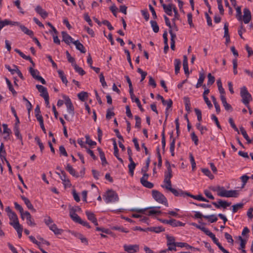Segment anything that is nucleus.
<instances>
[{
	"instance_id": "dca6fc26",
	"label": "nucleus",
	"mask_w": 253,
	"mask_h": 253,
	"mask_svg": "<svg viewBox=\"0 0 253 253\" xmlns=\"http://www.w3.org/2000/svg\"><path fill=\"white\" fill-rule=\"evenodd\" d=\"M85 214L87 217V218L89 220L91 221L95 226L98 225V222L97 221V219L95 216V214L89 211H86Z\"/></svg>"
},
{
	"instance_id": "49530a36",
	"label": "nucleus",
	"mask_w": 253,
	"mask_h": 253,
	"mask_svg": "<svg viewBox=\"0 0 253 253\" xmlns=\"http://www.w3.org/2000/svg\"><path fill=\"white\" fill-rule=\"evenodd\" d=\"M88 96L87 93L84 91H82L78 94V97L81 101H84L85 99Z\"/></svg>"
},
{
	"instance_id": "09e8293b",
	"label": "nucleus",
	"mask_w": 253,
	"mask_h": 253,
	"mask_svg": "<svg viewBox=\"0 0 253 253\" xmlns=\"http://www.w3.org/2000/svg\"><path fill=\"white\" fill-rule=\"evenodd\" d=\"M6 82L9 90L12 92L13 95L16 94L17 93L16 91L14 89L10 81L8 79L6 78Z\"/></svg>"
},
{
	"instance_id": "c756f323",
	"label": "nucleus",
	"mask_w": 253,
	"mask_h": 253,
	"mask_svg": "<svg viewBox=\"0 0 253 253\" xmlns=\"http://www.w3.org/2000/svg\"><path fill=\"white\" fill-rule=\"evenodd\" d=\"M181 65V61L179 59L174 60L175 73L177 74L179 72Z\"/></svg>"
},
{
	"instance_id": "2eb2a0df",
	"label": "nucleus",
	"mask_w": 253,
	"mask_h": 253,
	"mask_svg": "<svg viewBox=\"0 0 253 253\" xmlns=\"http://www.w3.org/2000/svg\"><path fill=\"white\" fill-rule=\"evenodd\" d=\"M19 25V23L18 22L11 21L8 19H5L3 21H0V31L1 29L6 25Z\"/></svg>"
},
{
	"instance_id": "473e14b6",
	"label": "nucleus",
	"mask_w": 253,
	"mask_h": 253,
	"mask_svg": "<svg viewBox=\"0 0 253 253\" xmlns=\"http://www.w3.org/2000/svg\"><path fill=\"white\" fill-rule=\"evenodd\" d=\"M75 71L78 72L80 75L83 76L85 74V71L81 68L78 66L76 63L73 64Z\"/></svg>"
},
{
	"instance_id": "6e6d98bb",
	"label": "nucleus",
	"mask_w": 253,
	"mask_h": 253,
	"mask_svg": "<svg viewBox=\"0 0 253 253\" xmlns=\"http://www.w3.org/2000/svg\"><path fill=\"white\" fill-rule=\"evenodd\" d=\"M141 183L143 186L149 189H151L154 187V184L148 181L147 180L144 181L143 182H141Z\"/></svg>"
},
{
	"instance_id": "20e7f679",
	"label": "nucleus",
	"mask_w": 253,
	"mask_h": 253,
	"mask_svg": "<svg viewBox=\"0 0 253 253\" xmlns=\"http://www.w3.org/2000/svg\"><path fill=\"white\" fill-rule=\"evenodd\" d=\"M105 201L106 203L115 202L119 200L117 194L112 190H109L106 192Z\"/></svg>"
},
{
	"instance_id": "603ef678",
	"label": "nucleus",
	"mask_w": 253,
	"mask_h": 253,
	"mask_svg": "<svg viewBox=\"0 0 253 253\" xmlns=\"http://www.w3.org/2000/svg\"><path fill=\"white\" fill-rule=\"evenodd\" d=\"M135 167H136L135 163L129 164L128 166V169H129V172L132 176L133 175L134 169H135Z\"/></svg>"
},
{
	"instance_id": "c85d7f7f",
	"label": "nucleus",
	"mask_w": 253,
	"mask_h": 253,
	"mask_svg": "<svg viewBox=\"0 0 253 253\" xmlns=\"http://www.w3.org/2000/svg\"><path fill=\"white\" fill-rule=\"evenodd\" d=\"M66 169L73 176L76 177H79V175L76 172V170L73 168V167L70 164H68L67 165Z\"/></svg>"
},
{
	"instance_id": "f3484780",
	"label": "nucleus",
	"mask_w": 253,
	"mask_h": 253,
	"mask_svg": "<svg viewBox=\"0 0 253 253\" xmlns=\"http://www.w3.org/2000/svg\"><path fill=\"white\" fill-rule=\"evenodd\" d=\"M35 10L42 18L44 19L46 18L48 16V13L42 9L40 5L36 6Z\"/></svg>"
},
{
	"instance_id": "7c9ffc66",
	"label": "nucleus",
	"mask_w": 253,
	"mask_h": 253,
	"mask_svg": "<svg viewBox=\"0 0 253 253\" xmlns=\"http://www.w3.org/2000/svg\"><path fill=\"white\" fill-rule=\"evenodd\" d=\"M10 224L14 227L17 232L23 231V227L20 224L19 221L16 222H10Z\"/></svg>"
},
{
	"instance_id": "69168bd1",
	"label": "nucleus",
	"mask_w": 253,
	"mask_h": 253,
	"mask_svg": "<svg viewBox=\"0 0 253 253\" xmlns=\"http://www.w3.org/2000/svg\"><path fill=\"white\" fill-rule=\"evenodd\" d=\"M195 112L197 116V119L199 122H201L202 120V112L201 111L197 108H195L194 109Z\"/></svg>"
},
{
	"instance_id": "bb28decb",
	"label": "nucleus",
	"mask_w": 253,
	"mask_h": 253,
	"mask_svg": "<svg viewBox=\"0 0 253 253\" xmlns=\"http://www.w3.org/2000/svg\"><path fill=\"white\" fill-rule=\"evenodd\" d=\"M18 26L20 27L21 30L24 33H25V34H26L32 38V37L34 35V33L32 31L28 29L25 26L20 25V24Z\"/></svg>"
},
{
	"instance_id": "cd10ccee",
	"label": "nucleus",
	"mask_w": 253,
	"mask_h": 253,
	"mask_svg": "<svg viewBox=\"0 0 253 253\" xmlns=\"http://www.w3.org/2000/svg\"><path fill=\"white\" fill-rule=\"evenodd\" d=\"M49 229L53 231L55 235H60L63 232V230L57 228L55 224H52L50 226Z\"/></svg>"
},
{
	"instance_id": "1a4fd4ad",
	"label": "nucleus",
	"mask_w": 253,
	"mask_h": 253,
	"mask_svg": "<svg viewBox=\"0 0 253 253\" xmlns=\"http://www.w3.org/2000/svg\"><path fill=\"white\" fill-rule=\"evenodd\" d=\"M124 250L127 253H137L139 251V246L137 245H124Z\"/></svg>"
},
{
	"instance_id": "58836bf2",
	"label": "nucleus",
	"mask_w": 253,
	"mask_h": 253,
	"mask_svg": "<svg viewBox=\"0 0 253 253\" xmlns=\"http://www.w3.org/2000/svg\"><path fill=\"white\" fill-rule=\"evenodd\" d=\"M204 218L209 220L211 223H213L217 220V218L214 214H211L210 215H206L204 216Z\"/></svg>"
},
{
	"instance_id": "5701e85b",
	"label": "nucleus",
	"mask_w": 253,
	"mask_h": 253,
	"mask_svg": "<svg viewBox=\"0 0 253 253\" xmlns=\"http://www.w3.org/2000/svg\"><path fill=\"white\" fill-rule=\"evenodd\" d=\"M126 80L127 81V82L129 86V92L130 94V98L132 100H133V98L135 97V95L133 93V89L132 87V83L130 81V78L128 76H126Z\"/></svg>"
},
{
	"instance_id": "774afa93",
	"label": "nucleus",
	"mask_w": 253,
	"mask_h": 253,
	"mask_svg": "<svg viewBox=\"0 0 253 253\" xmlns=\"http://www.w3.org/2000/svg\"><path fill=\"white\" fill-rule=\"evenodd\" d=\"M60 154L65 157L68 156V154L66 151L65 147L63 146H60L59 148Z\"/></svg>"
},
{
	"instance_id": "680f3d73",
	"label": "nucleus",
	"mask_w": 253,
	"mask_h": 253,
	"mask_svg": "<svg viewBox=\"0 0 253 253\" xmlns=\"http://www.w3.org/2000/svg\"><path fill=\"white\" fill-rule=\"evenodd\" d=\"M20 56L23 59L29 60L32 64L33 66H35V64L30 56L25 55L23 52L20 54Z\"/></svg>"
},
{
	"instance_id": "4468645a",
	"label": "nucleus",
	"mask_w": 253,
	"mask_h": 253,
	"mask_svg": "<svg viewBox=\"0 0 253 253\" xmlns=\"http://www.w3.org/2000/svg\"><path fill=\"white\" fill-rule=\"evenodd\" d=\"M162 6L164 11L169 16L172 15V10H173V7H175V6L172 3H170L168 5L162 4Z\"/></svg>"
},
{
	"instance_id": "aec40b11",
	"label": "nucleus",
	"mask_w": 253,
	"mask_h": 253,
	"mask_svg": "<svg viewBox=\"0 0 253 253\" xmlns=\"http://www.w3.org/2000/svg\"><path fill=\"white\" fill-rule=\"evenodd\" d=\"M74 236L80 239L81 242L87 246L88 244L87 239L80 233L76 232L74 233Z\"/></svg>"
},
{
	"instance_id": "0eeeda50",
	"label": "nucleus",
	"mask_w": 253,
	"mask_h": 253,
	"mask_svg": "<svg viewBox=\"0 0 253 253\" xmlns=\"http://www.w3.org/2000/svg\"><path fill=\"white\" fill-rule=\"evenodd\" d=\"M159 220L163 223L169 224L172 227L184 226L185 224V223L179 221H177L174 219H171L170 220L160 219Z\"/></svg>"
},
{
	"instance_id": "e433bc0d",
	"label": "nucleus",
	"mask_w": 253,
	"mask_h": 253,
	"mask_svg": "<svg viewBox=\"0 0 253 253\" xmlns=\"http://www.w3.org/2000/svg\"><path fill=\"white\" fill-rule=\"evenodd\" d=\"M29 72L33 77L35 80L37 79V77H39V72L37 70H35L33 69L32 67L29 68Z\"/></svg>"
},
{
	"instance_id": "9b49d317",
	"label": "nucleus",
	"mask_w": 253,
	"mask_h": 253,
	"mask_svg": "<svg viewBox=\"0 0 253 253\" xmlns=\"http://www.w3.org/2000/svg\"><path fill=\"white\" fill-rule=\"evenodd\" d=\"M62 36V41H64L66 44H70V43H73L75 41L66 32L62 31L61 32Z\"/></svg>"
},
{
	"instance_id": "ddd939ff",
	"label": "nucleus",
	"mask_w": 253,
	"mask_h": 253,
	"mask_svg": "<svg viewBox=\"0 0 253 253\" xmlns=\"http://www.w3.org/2000/svg\"><path fill=\"white\" fill-rule=\"evenodd\" d=\"M166 166L167 170L165 172V179H170L172 176V169L170 163L168 161L166 162Z\"/></svg>"
},
{
	"instance_id": "79ce46f5",
	"label": "nucleus",
	"mask_w": 253,
	"mask_h": 253,
	"mask_svg": "<svg viewBox=\"0 0 253 253\" xmlns=\"http://www.w3.org/2000/svg\"><path fill=\"white\" fill-rule=\"evenodd\" d=\"M202 171L211 179H213L214 178L213 175L211 174V172L208 169H202Z\"/></svg>"
},
{
	"instance_id": "9d476101",
	"label": "nucleus",
	"mask_w": 253,
	"mask_h": 253,
	"mask_svg": "<svg viewBox=\"0 0 253 253\" xmlns=\"http://www.w3.org/2000/svg\"><path fill=\"white\" fill-rule=\"evenodd\" d=\"M243 21L245 24H248L250 22L252 18L251 12L250 10L245 8L243 10Z\"/></svg>"
},
{
	"instance_id": "0e129e2a",
	"label": "nucleus",
	"mask_w": 253,
	"mask_h": 253,
	"mask_svg": "<svg viewBox=\"0 0 253 253\" xmlns=\"http://www.w3.org/2000/svg\"><path fill=\"white\" fill-rule=\"evenodd\" d=\"M27 223L30 226H34L36 225V223L34 222V219L32 218L31 215L27 217Z\"/></svg>"
},
{
	"instance_id": "3c124183",
	"label": "nucleus",
	"mask_w": 253,
	"mask_h": 253,
	"mask_svg": "<svg viewBox=\"0 0 253 253\" xmlns=\"http://www.w3.org/2000/svg\"><path fill=\"white\" fill-rule=\"evenodd\" d=\"M44 222L45 224L48 226L49 228L50 226H51V225L54 224L53 223V220L50 218V216H47L46 218H44Z\"/></svg>"
},
{
	"instance_id": "6ab92c4d",
	"label": "nucleus",
	"mask_w": 253,
	"mask_h": 253,
	"mask_svg": "<svg viewBox=\"0 0 253 253\" xmlns=\"http://www.w3.org/2000/svg\"><path fill=\"white\" fill-rule=\"evenodd\" d=\"M239 193L237 190H226L225 194H223V197H237Z\"/></svg>"
},
{
	"instance_id": "4be33fe9",
	"label": "nucleus",
	"mask_w": 253,
	"mask_h": 253,
	"mask_svg": "<svg viewBox=\"0 0 253 253\" xmlns=\"http://www.w3.org/2000/svg\"><path fill=\"white\" fill-rule=\"evenodd\" d=\"M21 198L22 199V200L24 202V203L25 204L28 209L32 210L34 212H36L35 209H34L31 202L27 198H26L24 196H21Z\"/></svg>"
},
{
	"instance_id": "4c0bfd02",
	"label": "nucleus",
	"mask_w": 253,
	"mask_h": 253,
	"mask_svg": "<svg viewBox=\"0 0 253 253\" xmlns=\"http://www.w3.org/2000/svg\"><path fill=\"white\" fill-rule=\"evenodd\" d=\"M212 102L214 104L216 112L217 114H219L220 112V106L218 103L217 102L215 97L214 96H211V97Z\"/></svg>"
},
{
	"instance_id": "412c9836",
	"label": "nucleus",
	"mask_w": 253,
	"mask_h": 253,
	"mask_svg": "<svg viewBox=\"0 0 253 253\" xmlns=\"http://www.w3.org/2000/svg\"><path fill=\"white\" fill-rule=\"evenodd\" d=\"M36 88L38 89L39 91L41 93L40 95L43 97L45 96L48 95V92L46 87L40 84L36 85Z\"/></svg>"
},
{
	"instance_id": "864d4df0",
	"label": "nucleus",
	"mask_w": 253,
	"mask_h": 253,
	"mask_svg": "<svg viewBox=\"0 0 253 253\" xmlns=\"http://www.w3.org/2000/svg\"><path fill=\"white\" fill-rule=\"evenodd\" d=\"M9 218L12 221V222H16L19 221L17 216L14 212H11L9 215Z\"/></svg>"
},
{
	"instance_id": "37998d69",
	"label": "nucleus",
	"mask_w": 253,
	"mask_h": 253,
	"mask_svg": "<svg viewBox=\"0 0 253 253\" xmlns=\"http://www.w3.org/2000/svg\"><path fill=\"white\" fill-rule=\"evenodd\" d=\"M185 196H189L194 199L200 201L201 197L202 196L201 195H193L191 194L190 193L184 192V195L182 196L184 197Z\"/></svg>"
},
{
	"instance_id": "8fccbe9b",
	"label": "nucleus",
	"mask_w": 253,
	"mask_h": 253,
	"mask_svg": "<svg viewBox=\"0 0 253 253\" xmlns=\"http://www.w3.org/2000/svg\"><path fill=\"white\" fill-rule=\"evenodd\" d=\"M175 148V138H172V141L170 143V151L172 156L174 155V150Z\"/></svg>"
},
{
	"instance_id": "c03bdc74",
	"label": "nucleus",
	"mask_w": 253,
	"mask_h": 253,
	"mask_svg": "<svg viewBox=\"0 0 253 253\" xmlns=\"http://www.w3.org/2000/svg\"><path fill=\"white\" fill-rule=\"evenodd\" d=\"M208 81L207 83V85L210 86L214 83V82L215 81V78L213 76L211 75V73L208 74Z\"/></svg>"
},
{
	"instance_id": "6e6552de",
	"label": "nucleus",
	"mask_w": 253,
	"mask_h": 253,
	"mask_svg": "<svg viewBox=\"0 0 253 253\" xmlns=\"http://www.w3.org/2000/svg\"><path fill=\"white\" fill-rule=\"evenodd\" d=\"M57 174H58L60 179L62 180L63 182V184H64L65 187H70L71 186V184L70 183V180L67 177L66 172L62 170H61V173L56 172Z\"/></svg>"
},
{
	"instance_id": "de8ad7c7",
	"label": "nucleus",
	"mask_w": 253,
	"mask_h": 253,
	"mask_svg": "<svg viewBox=\"0 0 253 253\" xmlns=\"http://www.w3.org/2000/svg\"><path fill=\"white\" fill-rule=\"evenodd\" d=\"M85 138L86 139L85 143L89 145L92 146H95L96 145V143L95 141H92L91 139H90V137L88 135H86L85 136Z\"/></svg>"
},
{
	"instance_id": "a211bd4d",
	"label": "nucleus",
	"mask_w": 253,
	"mask_h": 253,
	"mask_svg": "<svg viewBox=\"0 0 253 253\" xmlns=\"http://www.w3.org/2000/svg\"><path fill=\"white\" fill-rule=\"evenodd\" d=\"M220 99L223 104V106H224L226 110L232 111V107L231 106V105H230L227 102L226 99L224 95H220Z\"/></svg>"
},
{
	"instance_id": "a18cd8bd",
	"label": "nucleus",
	"mask_w": 253,
	"mask_h": 253,
	"mask_svg": "<svg viewBox=\"0 0 253 253\" xmlns=\"http://www.w3.org/2000/svg\"><path fill=\"white\" fill-rule=\"evenodd\" d=\"M244 204L243 203H239L232 206V211L233 213L236 212L238 210L242 209L243 207Z\"/></svg>"
},
{
	"instance_id": "393cba45",
	"label": "nucleus",
	"mask_w": 253,
	"mask_h": 253,
	"mask_svg": "<svg viewBox=\"0 0 253 253\" xmlns=\"http://www.w3.org/2000/svg\"><path fill=\"white\" fill-rule=\"evenodd\" d=\"M213 190L217 192V194L218 196L223 197V194H225L226 190L224 187L217 186L213 189Z\"/></svg>"
},
{
	"instance_id": "7ed1b4c3",
	"label": "nucleus",
	"mask_w": 253,
	"mask_h": 253,
	"mask_svg": "<svg viewBox=\"0 0 253 253\" xmlns=\"http://www.w3.org/2000/svg\"><path fill=\"white\" fill-rule=\"evenodd\" d=\"M152 194L153 198L157 202L159 203L163 204L166 206H168L167 200L162 193L156 190H153L152 191Z\"/></svg>"
},
{
	"instance_id": "f03ea898",
	"label": "nucleus",
	"mask_w": 253,
	"mask_h": 253,
	"mask_svg": "<svg viewBox=\"0 0 253 253\" xmlns=\"http://www.w3.org/2000/svg\"><path fill=\"white\" fill-rule=\"evenodd\" d=\"M240 95L242 98V102L246 106H248L250 101L252 100L251 94L248 91L246 87L243 86L241 88Z\"/></svg>"
},
{
	"instance_id": "f8f14e48",
	"label": "nucleus",
	"mask_w": 253,
	"mask_h": 253,
	"mask_svg": "<svg viewBox=\"0 0 253 253\" xmlns=\"http://www.w3.org/2000/svg\"><path fill=\"white\" fill-rule=\"evenodd\" d=\"M212 204L217 209H219L221 207L224 209H226L227 207L230 206L231 205V203L223 201L220 199L218 201V204L216 202H212Z\"/></svg>"
},
{
	"instance_id": "052dcab7",
	"label": "nucleus",
	"mask_w": 253,
	"mask_h": 253,
	"mask_svg": "<svg viewBox=\"0 0 253 253\" xmlns=\"http://www.w3.org/2000/svg\"><path fill=\"white\" fill-rule=\"evenodd\" d=\"M173 12L174 13V17L172 19V24H174V21H175L176 19H179L180 17V15L178 12V11L176 7H173Z\"/></svg>"
},
{
	"instance_id": "39448f33",
	"label": "nucleus",
	"mask_w": 253,
	"mask_h": 253,
	"mask_svg": "<svg viewBox=\"0 0 253 253\" xmlns=\"http://www.w3.org/2000/svg\"><path fill=\"white\" fill-rule=\"evenodd\" d=\"M154 207H149L144 209H133L132 211L139 213H145L149 216L161 213V211H156L154 210Z\"/></svg>"
},
{
	"instance_id": "a19ab883",
	"label": "nucleus",
	"mask_w": 253,
	"mask_h": 253,
	"mask_svg": "<svg viewBox=\"0 0 253 253\" xmlns=\"http://www.w3.org/2000/svg\"><path fill=\"white\" fill-rule=\"evenodd\" d=\"M150 24L151 25V27L153 28V31L156 33H158L159 31V27L156 21L151 20L150 21Z\"/></svg>"
},
{
	"instance_id": "f704fd0d",
	"label": "nucleus",
	"mask_w": 253,
	"mask_h": 253,
	"mask_svg": "<svg viewBox=\"0 0 253 253\" xmlns=\"http://www.w3.org/2000/svg\"><path fill=\"white\" fill-rule=\"evenodd\" d=\"M14 131L15 136L17 137V138L20 140H22V137L20 133V131L19 130V126L17 124L15 125L14 127Z\"/></svg>"
},
{
	"instance_id": "4d7b16f0",
	"label": "nucleus",
	"mask_w": 253,
	"mask_h": 253,
	"mask_svg": "<svg viewBox=\"0 0 253 253\" xmlns=\"http://www.w3.org/2000/svg\"><path fill=\"white\" fill-rule=\"evenodd\" d=\"M177 246L180 248L186 247L187 249H192L193 247L189 245L186 243L177 242Z\"/></svg>"
},
{
	"instance_id": "423d86ee",
	"label": "nucleus",
	"mask_w": 253,
	"mask_h": 253,
	"mask_svg": "<svg viewBox=\"0 0 253 253\" xmlns=\"http://www.w3.org/2000/svg\"><path fill=\"white\" fill-rule=\"evenodd\" d=\"M65 104L67 107V111L73 117L75 114L74 108L70 98L66 95L63 96Z\"/></svg>"
},
{
	"instance_id": "338daca9",
	"label": "nucleus",
	"mask_w": 253,
	"mask_h": 253,
	"mask_svg": "<svg viewBox=\"0 0 253 253\" xmlns=\"http://www.w3.org/2000/svg\"><path fill=\"white\" fill-rule=\"evenodd\" d=\"M228 23L226 22L224 25V37H230L228 31Z\"/></svg>"
},
{
	"instance_id": "c9c22d12",
	"label": "nucleus",
	"mask_w": 253,
	"mask_h": 253,
	"mask_svg": "<svg viewBox=\"0 0 253 253\" xmlns=\"http://www.w3.org/2000/svg\"><path fill=\"white\" fill-rule=\"evenodd\" d=\"M70 216L72 220L78 223L81 220L80 217L76 213H74V211L73 212H70Z\"/></svg>"
},
{
	"instance_id": "72a5a7b5",
	"label": "nucleus",
	"mask_w": 253,
	"mask_h": 253,
	"mask_svg": "<svg viewBox=\"0 0 253 253\" xmlns=\"http://www.w3.org/2000/svg\"><path fill=\"white\" fill-rule=\"evenodd\" d=\"M166 238L167 239V246L171 245L172 244H175L177 242H175V238L173 236H170L169 235H166Z\"/></svg>"
},
{
	"instance_id": "bf43d9fd",
	"label": "nucleus",
	"mask_w": 253,
	"mask_h": 253,
	"mask_svg": "<svg viewBox=\"0 0 253 253\" xmlns=\"http://www.w3.org/2000/svg\"><path fill=\"white\" fill-rule=\"evenodd\" d=\"M229 123L230 124L231 127L234 129L235 131H237L238 134H239V131L234 123L233 119L232 118H230L229 119Z\"/></svg>"
},
{
	"instance_id": "a878e982",
	"label": "nucleus",
	"mask_w": 253,
	"mask_h": 253,
	"mask_svg": "<svg viewBox=\"0 0 253 253\" xmlns=\"http://www.w3.org/2000/svg\"><path fill=\"white\" fill-rule=\"evenodd\" d=\"M73 44L75 45L76 48L80 50L82 53H85L86 51L84 46L79 41H75L73 42Z\"/></svg>"
},
{
	"instance_id": "2f4dec72",
	"label": "nucleus",
	"mask_w": 253,
	"mask_h": 253,
	"mask_svg": "<svg viewBox=\"0 0 253 253\" xmlns=\"http://www.w3.org/2000/svg\"><path fill=\"white\" fill-rule=\"evenodd\" d=\"M58 73L63 83L67 85V84L68 83V81L66 79L65 75H64V72L62 70H59L58 71Z\"/></svg>"
},
{
	"instance_id": "13d9d810",
	"label": "nucleus",
	"mask_w": 253,
	"mask_h": 253,
	"mask_svg": "<svg viewBox=\"0 0 253 253\" xmlns=\"http://www.w3.org/2000/svg\"><path fill=\"white\" fill-rule=\"evenodd\" d=\"M132 101H134L137 104L138 107L139 108L141 112H143L144 111V109L142 107V105H141L140 101L138 98L135 96Z\"/></svg>"
},
{
	"instance_id": "e2e57ef3",
	"label": "nucleus",
	"mask_w": 253,
	"mask_h": 253,
	"mask_svg": "<svg viewBox=\"0 0 253 253\" xmlns=\"http://www.w3.org/2000/svg\"><path fill=\"white\" fill-rule=\"evenodd\" d=\"M135 120L136 121L135 126L137 128H140L141 127V118L138 116H135Z\"/></svg>"
},
{
	"instance_id": "b1692460",
	"label": "nucleus",
	"mask_w": 253,
	"mask_h": 253,
	"mask_svg": "<svg viewBox=\"0 0 253 253\" xmlns=\"http://www.w3.org/2000/svg\"><path fill=\"white\" fill-rule=\"evenodd\" d=\"M145 230L146 231H149L151 232H154L156 233H159L164 231L165 228L163 226L151 227L146 228Z\"/></svg>"
},
{
	"instance_id": "5fc2aeb1",
	"label": "nucleus",
	"mask_w": 253,
	"mask_h": 253,
	"mask_svg": "<svg viewBox=\"0 0 253 253\" xmlns=\"http://www.w3.org/2000/svg\"><path fill=\"white\" fill-rule=\"evenodd\" d=\"M35 141L37 142L39 146V147L40 148L41 151L42 153L43 149H44V146L42 142H41L40 138L38 136H36L35 138Z\"/></svg>"
},
{
	"instance_id": "f257e3e1",
	"label": "nucleus",
	"mask_w": 253,
	"mask_h": 253,
	"mask_svg": "<svg viewBox=\"0 0 253 253\" xmlns=\"http://www.w3.org/2000/svg\"><path fill=\"white\" fill-rule=\"evenodd\" d=\"M164 182L166 184L162 187L170 191L175 196H182L184 195V191L181 189L176 190L171 187V182L170 179H164Z\"/></svg>"
},
{
	"instance_id": "ea45409f",
	"label": "nucleus",
	"mask_w": 253,
	"mask_h": 253,
	"mask_svg": "<svg viewBox=\"0 0 253 253\" xmlns=\"http://www.w3.org/2000/svg\"><path fill=\"white\" fill-rule=\"evenodd\" d=\"M217 85L218 86L219 91L220 93V95H224L225 91H224V88L222 87V83L220 79H219L217 81Z\"/></svg>"
}]
</instances>
